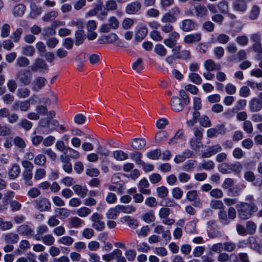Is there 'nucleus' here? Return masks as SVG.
<instances>
[{
	"mask_svg": "<svg viewBox=\"0 0 262 262\" xmlns=\"http://www.w3.org/2000/svg\"><path fill=\"white\" fill-rule=\"evenodd\" d=\"M238 217L242 220L251 218L258 211L257 205L253 202H240L235 206Z\"/></svg>",
	"mask_w": 262,
	"mask_h": 262,
	"instance_id": "nucleus-1",
	"label": "nucleus"
},
{
	"mask_svg": "<svg viewBox=\"0 0 262 262\" xmlns=\"http://www.w3.org/2000/svg\"><path fill=\"white\" fill-rule=\"evenodd\" d=\"M33 204L34 208L40 212L49 211L51 209V202L46 198H39L34 200Z\"/></svg>",
	"mask_w": 262,
	"mask_h": 262,
	"instance_id": "nucleus-2",
	"label": "nucleus"
},
{
	"mask_svg": "<svg viewBox=\"0 0 262 262\" xmlns=\"http://www.w3.org/2000/svg\"><path fill=\"white\" fill-rule=\"evenodd\" d=\"M32 74L30 71L21 69L16 74V79L24 85H29L32 81Z\"/></svg>",
	"mask_w": 262,
	"mask_h": 262,
	"instance_id": "nucleus-3",
	"label": "nucleus"
},
{
	"mask_svg": "<svg viewBox=\"0 0 262 262\" xmlns=\"http://www.w3.org/2000/svg\"><path fill=\"white\" fill-rule=\"evenodd\" d=\"M103 216L98 212L94 213L90 220L92 222V227L98 231H101L105 228V223L103 221Z\"/></svg>",
	"mask_w": 262,
	"mask_h": 262,
	"instance_id": "nucleus-4",
	"label": "nucleus"
},
{
	"mask_svg": "<svg viewBox=\"0 0 262 262\" xmlns=\"http://www.w3.org/2000/svg\"><path fill=\"white\" fill-rule=\"evenodd\" d=\"M31 70L33 72H42L46 71L48 72L49 70L48 66L46 61L39 58H36L33 64L30 67Z\"/></svg>",
	"mask_w": 262,
	"mask_h": 262,
	"instance_id": "nucleus-5",
	"label": "nucleus"
},
{
	"mask_svg": "<svg viewBox=\"0 0 262 262\" xmlns=\"http://www.w3.org/2000/svg\"><path fill=\"white\" fill-rule=\"evenodd\" d=\"M141 9V4L139 1L132 2L125 7V12L129 15L137 14Z\"/></svg>",
	"mask_w": 262,
	"mask_h": 262,
	"instance_id": "nucleus-6",
	"label": "nucleus"
},
{
	"mask_svg": "<svg viewBox=\"0 0 262 262\" xmlns=\"http://www.w3.org/2000/svg\"><path fill=\"white\" fill-rule=\"evenodd\" d=\"M185 105V104L182 102L181 99L179 97L174 96L171 98L170 106L173 111L176 112H181L184 109Z\"/></svg>",
	"mask_w": 262,
	"mask_h": 262,
	"instance_id": "nucleus-7",
	"label": "nucleus"
},
{
	"mask_svg": "<svg viewBox=\"0 0 262 262\" xmlns=\"http://www.w3.org/2000/svg\"><path fill=\"white\" fill-rule=\"evenodd\" d=\"M17 234L21 236H25L28 238L34 236V232L31 228L26 224L20 225L17 229Z\"/></svg>",
	"mask_w": 262,
	"mask_h": 262,
	"instance_id": "nucleus-8",
	"label": "nucleus"
},
{
	"mask_svg": "<svg viewBox=\"0 0 262 262\" xmlns=\"http://www.w3.org/2000/svg\"><path fill=\"white\" fill-rule=\"evenodd\" d=\"M186 198L188 201L193 202L192 205L195 207H200L202 205L201 200L198 197L196 190L189 191L186 194Z\"/></svg>",
	"mask_w": 262,
	"mask_h": 262,
	"instance_id": "nucleus-9",
	"label": "nucleus"
},
{
	"mask_svg": "<svg viewBox=\"0 0 262 262\" xmlns=\"http://www.w3.org/2000/svg\"><path fill=\"white\" fill-rule=\"evenodd\" d=\"M46 82L45 77L38 76L32 82L31 89L33 91L38 92L45 86Z\"/></svg>",
	"mask_w": 262,
	"mask_h": 262,
	"instance_id": "nucleus-10",
	"label": "nucleus"
},
{
	"mask_svg": "<svg viewBox=\"0 0 262 262\" xmlns=\"http://www.w3.org/2000/svg\"><path fill=\"white\" fill-rule=\"evenodd\" d=\"M226 130L224 125H219L215 128H211L208 129L207 132V136L209 138L217 137L219 135H224L226 134Z\"/></svg>",
	"mask_w": 262,
	"mask_h": 262,
	"instance_id": "nucleus-11",
	"label": "nucleus"
},
{
	"mask_svg": "<svg viewBox=\"0 0 262 262\" xmlns=\"http://www.w3.org/2000/svg\"><path fill=\"white\" fill-rule=\"evenodd\" d=\"M118 38V36L115 33H110L100 36L98 39L100 44L113 43Z\"/></svg>",
	"mask_w": 262,
	"mask_h": 262,
	"instance_id": "nucleus-12",
	"label": "nucleus"
},
{
	"mask_svg": "<svg viewBox=\"0 0 262 262\" xmlns=\"http://www.w3.org/2000/svg\"><path fill=\"white\" fill-rule=\"evenodd\" d=\"M4 241L6 244H15L19 240V237L17 233L11 232L5 234L3 236Z\"/></svg>",
	"mask_w": 262,
	"mask_h": 262,
	"instance_id": "nucleus-13",
	"label": "nucleus"
},
{
	"mask_svg": "<svg viewBox=\"0 0 262 262\" xmlns=\"http://www.w3.org/2000/svg\"><path fill=\"white\" fill-rule=\"evenodd\" d=\"M222 148L220 144H216L213 146H209L206 151L202 154V158H209L212 155L216 154L217 152L221 151Z\"/></svg>",
	"mask_w": 262,
	"mask_h": 262,
	"instance_id": "nucleus-14",
	"label": "nucleus"
},
{
	"mask_svg": "<svg viewBox=\"0 0 262 262\" xmlns=\"http://www.w3.org/2000/svg\"><path fill=\"white\" fill-rule=\"evenodd\" d=\"M204 67L207 71H219L221 69L220 63H216L212 59H207L204 63Z\"/></svg>",
	"mask_w": 262,
	"mask_h": 262,
	"instance_id": "nucleus-15",
	"label": "nucleus"
},
{
	"mask_svg": "<svg viewBox=\"0 0 262 262\" xmlns=\"http://www.w3.org/2000/svg\"><path fill=\"white\" fill-rule=\"evenodd\" d=\"M181 29L184 32H189L195 29V23L190 19H185L182 21Z\"/></svg>",
	"mask_w": 262,
	"mask_h": 262,
	"instance_id": "nucleus-16",
	"label": "nucleus"
},
{
	"mask_svg": "<svg viewBox=\"0 0 262 262\" xmlns=\"http://www.w3.org/2000/svg\"><path fill=\"white\" fill-rule=\"evenodd\" d=\"M60 160L63 164L62 167L63 170L68 173H71L73 170L71 159L65 156H60Z\"/></svg>",
	"mask_w": 262,
	"mask_h": 262,
	"instance_id": "nucleus-17",
	"label": "nucleus"
},
{
	"mask_svg": "<svg viewBox=\"0 0 262 262\" xmlns=\"http://www.w3.org/2000/svg\"><path fill=\"white\" fill-rule=\"evenodd\" d=\"M149 184L146 179H142L139 182L138 187L139 191L144 194L149 195L151 193V190L148 189Z\"/></svg>",
	"mask_w": 262,
	"mask_h": 262,
	"instance_id": "nucleus-18",
	"label": "nucleus"
},
{
	"mask_svg": "<svg viewBox=\"0 0 262 262\" xmlns=\"http://www.w3.org/2000/svg\"><path fill=\"white\" fill-rule=\"evenodd\" d=\"M249 108L252 112H258L262 108V102L258 98H252L249 102Z\"/></svg>",
	"mask_w": 262,
	"mask_h": 262,
	"instance_id": "nucleus-19",
	"label": "nucleus"
},
{
	"mask_svg": "<svg viewBox=\"0 0 262 262\" xmlns=\"http://www.w3.org/2000/svg\"><path fill=\"white\" fill-rule=\"evenodd\" d=\"M72 189L77 195L82 198H84L88 192V189L85 186H83L78 184L74 185Z\"/></svg>",
	"mask_w": 262,
	"mask_h": 262,
	"instance_id": "nucleus-20",
	"label": "nucleus"
},
{
	"mask_svg": "<svg viewBox=\"0 0 262 262\" xmlns=\"http://www.w3.org/2000/svg\"><path fill=\"white\" fill-rule=\"evenodd\" d=\"M233 9L237 11L244 12L247 9V5L245 0H235L232 4Z\"/></svg>",
	"mask_w": 262,
	"mask_h": 262,
	"instance_id": "nucleus-21",
	"label": "nucleus"
},
{
	"mask_svg": "<svg viewBox=\"0 0 262 262\" xmlns=\"http://www.w3.org/2000/svg\"><path fill=\"white\" fill-rule=\"evenodd\" d=\"M201 39V34L196 33L187 35L184 38V41L186 43H193L199 42Z\"/></svg>",
	"mask_w": 262,
	"mask_h": 262,
	"instance_id": "nucleus-22",
	"label": "nucleus"
},
{
	"mask_svg": "<svg viewBox=\"0 0 262 262\" xmlns=\"http://www.w3.org/2000/svg\"><path fill=\"white\" fill-rule=\"evenodd\" d=\"M195 16L197 17H203L208 15V12L206 6L198 4L194 7Z\"/></svg>",
	"mask_w": 262,
	"mask_h": 262,
	"instance_id": "nucleus-23",
	"label": "nucleus"
},
{
	"mask_svg": "<svg viewBox=\"0 0 262 262\" xmlns=\"http://www.w3.org/2000/svg\"><path fill=\"white\" fill-rule=\"evenodd\" d=\"M60 156H65L66 157L69 158V159H71V158L73 159H77L80 157V154L75 149L71 147H67L66 151H64L63 154Z\"/></svg>",
	"mask_w": 262,
	"mask_h": 262,
	"instance_id": "nucleus-24",
	"label": "nucleus"
},
{
	"mask_svg": "<svg viewBox=\"0 0 262 262\" xmlns=\"http://www.w3.org/2000/svg\"><path fill=\"white\" fill-rule=\"evenodd\" d=\"M217 215L219 222L221 224L226 226L230 223L227 212L224 209L219 210Z\"/></svg>",
	"mask_w": 262,
	"mask_h": 262,
	"instance_id": "nucleus-25",
	"label": "nucleus"
},
{
	"mask_svg": "<svg viewBox=\"0 0 262 262\" xmlns=\"http://www.w3.org/2000/svg\"><path fill=\"white\" fill-rule=\"evenodd\" d=\"M130 144L134 149L139 150L145 146L146 141L142 139L135 138L131 141Z\"/></svg>",
	"mask_w": 262,
	"mask_h": 262,
	"instance_id": "nucleus-26",
	"label": "nucleus"
},
{
	"mask_svg": "<svg viewBox=\"0 0 262 262\" xmlns=\"http://www.w3.org/2000/svg\"><path fill=\"white\" fill-rule=\"evenodd\" d=\"M117 208L118 209L119 213L123 212L124 213L130 214L136 211V208L132 205H117Z\"/></svg>",
	"mask_w": 262,
	"mask_h": 262,
	"instance_id": "nucleus-27",
	"label": "nucleus"
},
{
	"mask_svg": "<svg viewBox=\"0 0 262 262\" xmlns=\"http://www.w3.org/2000/svg\"><path fill=\"white\" fill-rule=\"evenodd\" d=\"M234 181L233 179L231 178H227L224 180L222 186L224 189H229V191L230 192L232 193V195L237 196L238 195V192H233L232 189L231 188V187H232L234 185Z\"/></svg>",
	"mask_w": 262,
	"mask_h": 262,
	"instance_id": "nucleus-28",
	"label": "nucleus"
},
{
	"mask_svg": "<svg viewBox=\"0 0 262 262\" xmlns=\"http://www.w3.org/2000/svg\"><path fill=\"white\" fill-rule=\"evenodd\" d=\"M26 11V6L22 4H18L13 9V14L14 17L22 16Z\"/></svg>",
	"mask_w": 262,
	"mask_h": 262,
	"instance_id": "nucleus-29",
	"label": "nucleus"
},
{
	"mask_svg": "<svg viewBox=\"0 0 262 262\" xmlns=\"http://www.w3.org/2000/svg\"><path fill=\"white\" fill-rule=\"evenodd\" d=\"M20 173L19 166L17 164H13L9 170L8 175L10 179H15Z\"/></svg>",
	"mask_w": 262,
	"mask_h": 262,
	"instance_id": "nucleus-30",
	"label": "nucleus"
},
{
	"mask_svg": "<svg viewBox=\"0 0 262 262\" xmlns=\"http://www.w3.org/2000/svg\"><path fill=\"white\" fill-rule=\"evenodd\" d=\"M17 126L19 128H23L26 131L31 129L33 126L32 123L26 118H22L17 123Z\"/></svg>",
	"mask_w": 262,
	"mask_h": 262,
	"instance_id": "nucleus-31",
	"label": "nucleus"
},
{
	"mask_svg": "<svg viewBox=\"0 0 262 262\" xmlns=\"http://www.w3.org/2000/svg\"><path fill=\"white\" fill-rule=\"evenodd\" d=\"M69 225L71 228H79L84 224L83 221L77 216L72 217L69 220Z\"/></svg>",
	"mask_w": 262,
	"mask_h": 262,
	"instance_id": "nucleus-32",
	"label": "nucleus"
},
{
	"mask_svg": "<svg viewBox=\"0 0 262 262\" xmlns=\"http://www.w3.org/2000/svg\"><path fill=\"white\" fill-rule=\"evenodd\" d=\"M147 32L148 30L146 27L140 28L136 33L135 39L137 41H141L146 36Z\"/></svg>",
	"mask_w": 262,
	"mask_h": 262,
	"instance_id": "nucleus-33",
	"label": "nucleus"
},
{
	"mask_svg": "<svg viewBox=\"0 0 262 262\" xmlns=\"http://www.w3.org/2000/svg\"><path fill=\"white\" fill-rule=\"evenodd\" d=\"M75 45L79 46L82 44L85 38L84 31L82 30H78L75 32Z\"/></svg>",
	"mask_w": 262,
	"mask_h": 262,
	"instance_id": "nucleus-34",
	"label": "nucleus"
},
{
	"mask_svg": "<svg viewBox=\"0 0 262 262\" xmlns=\"http://www.w3.org/2000/svg\"><path fill=\"white\" fill-rule=\"evenodd\" d=\"M47 162V158L43 154H38L34 157V162L35 165L40 167H45Z\"/></svg>",
	"mask_w": 262,
	"mask_h": 262,
	"instance_id": "nucleus-35",
	"label": "nucleus"
},
{
	"mask_svg": "<svg viewBox=\"0 0 262 262\" xmlns=\"http://www.w3.org/2000/svg\"><path fill=\"white\" fill-rule=\"evenodd\" d=\"M23 179L26 185L31 186L33 185L32 179L33 177L32 171H24L22 173Z\"/></svg>",
	"mask_w": 262,
	"mask_h": 262,
	"instance_id": "nucleus-36",
	"label": "nucleus"
},
{
	"mask_svg": "<svg viewBox=\"0 0 262 262\" xmlns=\"http://www.w3.org/2000/svg\"><path fill=\"white\" fill-rule=\"evenodd\" d=\"M168 136V133L166 132L164 130L159 132L155 135V141L159 144H162L166 141Z\"/></svg>",
	"mask_w": 262,
	"mask_h": 262,
	"instance_id": "nucleus-37",
	"label": "nucleus"
},
{
	"mask_svg": "<svg viewBox=\"0 0 262 262\" xmlns=\"http://www.w3.org/2000/svg\"><path fill=\"white\" fill-rule=\"evenodd\" d=\"M246 229L247 234L253 235L256 232L257 225L254 222L249 221L246 222Z\"/></svg>",
	"mask_w": 262,
	"mask_h": 262,
	"instance_id": "nucleus-38",
	"label": "nucleus"
},
{
	"mask_svg": "<svg viewBox=\"0 0 262 262\" xmlns=\"http://www.w3.org/2000/svg\"><path fill=\"white\" fill-rule=\"evenodd\" d=\"M210 207L215 210H222L224 209L225 206L222 201L219 200H212L210 201Z\"/></svg>",
	"mask_w": 262,
	"mask_h": 262,
	"instance_id": "nucleus-39",
	"label": "nucleus"
},
{
	"mask_svg": "<svg viewBox=\"0 0 262 262\" xmlns=\"http://www.w3.org/2000/svg\"><path fill=\"white\" fill-rule=\"evenodd\" d=\"M55 212L57 213L58 216L62 219L68 217L70 214V211L66 208H57Z\"/></svg>",
	"mask_w": 262,
	"mask_h": 262,
	"instance_id": "nucleus-40",
	"label": "nucleus"
},
{
	"mask_svg": "<svg viewBox=\"0 0 262 262\" xmlns=\"http://www.w3.org/2000/svg\"><path fill=\"white\" fill-rule=\"evenodd\" d=\"M119 213L117 205L114 208H110L106 213V216L108 219L115 220L118 217V214Z\"/></svg>",
	"mask_w": 262,
	"mask_h": 262,
	"instance_id": "nucleus-41",
	"label": "nucleus"
},
{
	"mask_svg": "<svg viewBox=\"0 0 262 262\" xmlns=\"http://www.w3.org/2000/svg\"><path fill=\"white\" fill-rule=\"evenodd\" d=\"M191 148L196 152L199 151L203 147V143L201 140L192 139L190 141Z\"/></svg>",
	"mask_w": 262,
	"mask_h": 262,
	"instance_id": "nucleus-42",
	"label": "nucleus"
},
{
	"mask_svg": "<svg viewBox=\"0 0 262 262\" xmlns=\"http://www.w3.org/2000/svg\"><path fill=\"white\" fill-rule=\"evenodd\" d=\"M30 94V91L27 88H19L16 93L17 97L19 98H26Z\"/></svg>",
	"mask_w": 262,
	"mask_h": 262,
	"instance_id": "nucleus-43",
	"label": "nucleus"
},
{
	"mask_svg": "<svg viewBox=\"0 0 262 262\" xmlns=\"http://www.w3.org/2000/svg\"><path fill=\"white\" fill-rule=\"evenodd\" d=\"M260 13V8L257 5H253L251 9L249 14V18L251 20L256 19L259 16Z\"/></svg>",
	"mask_w": 262,
	"mask_h": 262,
	"instance_id": "nucleus-44",
	"label": "nucleus"
},
{
	"mask_svg": "<svg viewBox=\"0 0 262 262\" xmlns=\"http://www.w3.org/2000/svg\"><path fill=\"white\" fill-rule=\"evenodd\" d=\"M177 20V17L171 15L168 12L165 13L161 18V21L163 23H174Z\"/></svg>",
	"mask_w": 262,
	"mask_h": 262,
	"instance_id": "nucleus-45",
	"label": "nucleus"
},
{
	"mask_svg": "<svg viewBox=\"0 0 262 262\" xmlns=\"http://www.w3.org/2000/svg\"><path fill=\"white\" fill-rule=\"evenodd\" d=\"M91 210L86 207H82L77 210L76 214L81 217H85L90 215Z\"/></svg>",
	"mask_w": 262,
	"mask_h": 262,
	"instance_id": "nucleus-46",
	"label": "nucleus"
},
{
	"mask_svg": "<svg viewBox=\"0 0 262 262\" xmlns=\"http://www.w3.org/2000/svg\"><path fill=\"white\" fill-rule=\"evenodd\" d=\"M35 52V48L31 46L27 45L21 49V53L27 56H32Z\"/></svg>",
	"mask_w": 262,
	"mask_h": 262,
	"instance_id": "nucleus-47",
	"label": "nucleus"
},
{
	"mask_svg": "<svg viewBox=\"0 0 262 262\" xmlns=\"http://www.w3.org/2000/svg\"><path fill=\"white\" fill-rule=\"evenodd\" d=\"M142 219L145 222L147 223H150L155 221L156 217L154 212L152 211H150L144 213L142 216Z\"/></svg>",
	"mask_w": 262,
	"mask_h": 262,
	"instance_id": "nucleus-48",
	"label": "nucleus"
},
{
	"mask_svg": "<svg viewBox=\"0 0 262 262\" xmlns=\"http://www.w3.org/2000/svg\"><path fill=\"white\" fill-rule=\"evenodd\" d=\"M58 16V12L56 11H51L46 13L42 18L45 21H50L54 20Z\"/></svg>",
	"mask_w": 262,
	"mask_h": 262,
	"instance_id": "nucleus-49",
	"label": "nucleus"
},
{
	"mask_svg": "<svg viewBox=\"0 0 262 262\" xmlns=\"http://www.w3.org/2000/svg\"><path fill=\"white\" fill-rule=\"evenodd\" d=\"M161 151L160 149H156L146 154V156L151 160H158L161 155Z\"/></svg>",
	"mask_w": 262,
	"mask_h": 262,
	"instance_id": "nucleus-50",
	"label": "nucleus"
},
{
	"mask_svg": "<svg viewBox=\"0 0 262 262\" xmlns=\"http://www.w3.org/2000/svg\"><path fill=\"white\" fill-rule=\"evenodd\" d=\"M122 220L128 225L130 227L136 228L138 226V222L137 220L132 219L129 216H125L122 218Z\"/></svg>",
	"mask_w": 262,
	"mask_h": 262,
	"instance_id": "nucleus-51",
	"label": "nucleus"
},
{
	"mask_svg": "<svg viewBox=\"0 0 262 262\" xmlns=\"http://www.w3.org/2000/svg\"><path fill=\"white\" fill-rule=\"evenodd\" d=\"M189 78L192 82L196 84L199 85L202 82V78L198 73H190L189 75Z\"/></svg>",
	"mask_w": 262,
	"mask_h": 262,
	"instance_id": "nucleus-52",
	"label": "nucleus"
},
{
	"mask_svg": "<svg viewBox=\"0 0 262 262\" xmlns=\"http://www.w3.org/2000/svg\"><path fill=\"white\" fill-rule=\"evenodd\" d=\"M58 243L68 246H71L74 242V239L69 236H62L57 241Z\"/></svg>",
	"mask_w": 262,
	"mask_h": 262,
	"instance_id": "nucleus-53",
	"label": "nucleus"
},
{
	"mask_svg": "<svg viewBox=\"0 0 262 262\" xmlns=\"http://www.w3.org/2000/svg\"><path fill=\"white\" fill-rule=\"evenodd\" d=\"M157 193L160 198L164 199L167 196L168 190L165 186H162L157 188Z\"/></svg>",
	"mask_w": 262,
	"mask_h": 262,
	"instance_id": "nucleus-54",
	"label": "nucleus"
},
{
	"mask_svg": "<svg viewBox=\"0 0 262 262\" xmlns=\"http://www.w3.org/2000/svg\"><path fill=\"white\" fill-rule=\"evenodd\" d=\"M223 246L224 250L229 252H231L234 251L236 248V244L231 241L226 242L224 243Z\"/></svg>",
	"mask_w": 262,
	"mask_h": 262,
	"instance_id": "nucleus-55",
	"label": "nucleus"
},
{
	"mask_svg": "<svg viewBox=\"0 0 262 262\" xmlns=\"http://www.w3.org/2000/svg\"><path fill=\"white\" fill-rule=\"evenodd\" d=\"M29 64V60L25 57H18L16 61V65L18 67H26Z\"/></svg>",
	"mask_w": 262,
	"mask_h": 262,
	"instance_id": "nucleus-56",
	"label": "nucleus"
},
{
	"mask_svg": "<svg viewBox=\"0 0 262 262\" xmlns=\"http://www.w3.org/2000/svg\"><path fill=\"white\" fill-rule=\"evenodd\" d=\"M14 144L20 149H24L26 146V144L23 138L19 136H16L13 139Z\"/></svg>",
	"mask_w": 262,
	"mask_h": 262,
	"instance_id": "nucleus-57",
	"label": "nucleus"
},
{
	"mask_svg": "<svg viewBox=\"0 0 262 262\" xmlns=\"http://www.w3.org/2000/svg\"><path fill=\"white\" fill-rule=\"evenodd\" d=\"M114 157L117 160L122 161L127 159L128 155L122 150H116L113 152Z\"/></svg>",
	"mask_w": 262,
	"mask_h": 262,
	"instance_id": "nucleus-58",
	"label": "nucleus"
},
{
	"mask_svg": "<svg viewBox=\"0 0 262 262\" xmlns=\"http://www.w3.org/2000/svg\"><path fill=\"white\" fill-rule=\"evenodd\" d=\"M41 240L43 244L47 246L52 245L55 242V238L51 234H47L42 236Z\"/></svg>",
	"mask_w": 262,
	"mask_h": 262,
	"instance_id": "nucleus-59",
	"label": "nucleus"
},
{
	"mask_svg": "<svg viewBox=\"0 0 262 262\" xmlns=\"http://www.w3.org/2000/svg\"><path fill=\"white\" fill-rule=\"evenodd\" d=\"M218 169L222 173H230V164L223 163L219 165Z\"/></svg>",
	"mask_w": 262,
	"mask_h": 262,
	"instance_id": "nucleus-60",
	"label": "nucleus"
},
{
	"mask_svg": "<svg viewBox=\"0 0 262 262\" xmlns=\"http://www.w3.org/2000/svg\"><path fill=\"white\" fill-rule=\"evenodd\" d=\"M244 179L248 182H252L253 183L254 182H256L255 174L253 171L251 170L245 171L244 172Z\"/></svg>",
	"mask_w": 262,
	"mask_h": 262,
	"instance_id": "nucleus-61",
	"label": "nucleus"
},
{
	"mask_svg": "<svg viewBox=\"0 0 262 262\" xmlns=\"http://www.w3.org/2000/svg\"><path fill=\"white\" fill-rule=\"evenodd\" d=\"M105 9L107 11L116 10L117 8V4L115 0H108L105 2Z\"/></svg>",
	"mask_w": 262,
	"mask_h": 262,
	"instance_id": "nucleus-62",
	"label": "nucleus"
},
{
	"mask_svg": "<svg viewBox=\"0 0 262 262\" xmlns=\"http://www.w3.org/2000/svg\"><path fill=\"white\" fill-rule=\"evenodd\" d=\"M195 163V160H188L182 166V169L186 171H191L194 168Z\"/></svg>",
	"mask_w": 262,
	"mask_h": 262,
	"instance_id": "nucleus-63",
	"label": "nucleus"
},
{
	"mask_svg": "<svg viewBox=\"0 0 262 262\" xmlns=\"http://www.w3.org/2000/svg\"><path fill=\"white\" fill-rule=\"evenodd\" d=\"M155 52L161 56H165L167 54V51L161 44H158L155 46Z\"/></svg>",
	"mask_w": 262,
	"mask_h": 262,
	"instance_id": "nucleus-64",
	"label": "nucleus"
}]
</instances>
